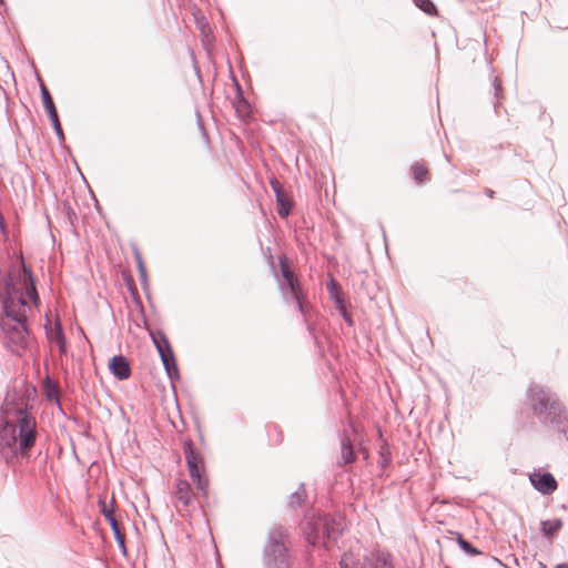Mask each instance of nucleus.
Listing matches in <instances>:
<instances>
[{
  "mask_svg": "<svg viewBox=\"0 0 568 568\" xmlns=\"http://www.w3.org/2000/svg\"><path fill=\"white\" fill-rule=\"evenodd\" d=\"M197 24L203 37H206L207 32L211 33V29L207 21H197Z\"/></svg>",
  "mask_w": 568,
  "mask_h": 568,
  "instance_id": "c9c22d12",
  "label": "nucleus"
},
{
  "mask_svg": "<svg viewBox=\"0 0 568 568\" xmlns=\"http://www.w3.org/2000/svg\"><path fill=\"white\" fill-rule=\"evenodd\" d=\"M562 526L564 521L561 518L546 519L540 523V531L546 539L552 540L559 534Z\"/></svg>",
  "mask_w": 568,
  "mask_h": 568,
  "instance_id": "a211bd4d",
  "label": "nucleus"
},
{
  "mask_svg": "<svg viewBox=\"0 0 568 568\" xmlns=\"http://www.w3.org/2000/svg\"><path fill=\"white\" fill-rule=\"evenodd\" d=\"M280 272H277L273 256H268L272 274L275 277L283 302L293 306L303 318L308 335L318 349L323 348L322 337H326L323 328L318 327L320 313L311 304L308 294L302 282L296 277L293 263L286 254L277 257Z\"/></svg>",
  "mask_w": 568,
  "mask_h": 568,
  "instance_id": "7ed1b4c3",
  "label": "nucleus"
},
{
  "mask_svg": "<svg viewBox=\"0 0 568 568\" xmlns=\"http://www.w3.org/2000/svg\"><path fill=\"white\" fill-rule=\"evenodd\" d=\"M50 122H51V125L53 128V131H54L59 142L62 144L65 140V135H64V132H63V129H62V125L60 122V118L50 120Z\"/></svg>",
  "mask_w": 568,
  "mask_h": 568,
  "instance_id": "cd10ccee",
  "label": "nucleus"
},
{
  "mask_svg": "<svg viewBox=\"0 0 568 568\" xmlns=\"http://www.w3.org/2000/svg\"><path fill=\"white\" fill-rule=\"evenodd\" d=\"M175 497L184 505L189 506L192 501V487L185 479H180L176 483Z\"/></svg>",
  "mask_w": 568,
  "mask_h": 568,
  "instance_id": "412c9836",
  "label": "nucleus"
},
{
  "mask_svg": "<svg viewBox=\"0 0 568 568\" xmlns=\"http://www.w3.org/2000/svg\"><path fill=\"white\" fill-rule=\"evenodd\" d=\"M455 540L463 552L467 556L475 557L481 555V550H479L474 544L467 540L462 532L455 531Z\"/></svg>",
  "mask_w": 568,
  "mask_h": 568,
  "instance_id": "4be33fe9",
  "label": "nucleus"
},
{
  "mask_svg": "<svg viewBox=\"0 0 568 568\" xmlns=\"http://www.w3.org/2000/svg\"><path fill=\"white\" fill-rule=\"evenodd\" d=\"M410 170L413 173V178L417 184H424L429 180V172L424 164L415 162L412 165Z\"/></svg>",
  "mask_w": 568,
  "mask_h": 568,
  "instance_id": "a878e982",
  "label": "nucleus"
},
{
  "mask_svg": "<svg viewBox=\"0 0 568 568\" xmlns=\"http://www.w3.org/2000/svg\"><path fill=\"white\" fill-rule=\"evenodd\" d=\"M36 78H37V81H38L39 88H40L41 101H42L43 108L45 110V113H47L49 120L59 118L58 109L55 106L53 98L37 70H36Z\"/></svg>",
  "mask_w": 568,
  "mask_h": 568,
  "instance_id": "f8f14e48",
  "label": "nucleus"
},
{
  "mask_svg": "<svg viewBox=\"0 0 568 568\" xmlns=\"http://www.w3.org/2000/svg\"><path fill=\"white\" fill-rule=\"evenodd\" d=\"M357 458L351 437L343 432L341 436V462L339 466L353 464Z\"/></svg>",
  "mask_w": 568,
  "mask_h": 568,
  "instance_id": "4468645a",
  "label": "nucleus"
},
{
  "mask_svg": "<svg viewBox=\"0 0 568 568\" xmlns=\"http://www.w3.org/2000/svg\"><path fill=\"white\" fill-rule=\"evenodd\" d=\"M485 194H486L488 197L494 199V196H495V191H494V190H491V189H489V187H486V189H485Z\"/></svg>",
  "mask_w": 568,
  "mask_h": 568,
  "instance_id": "4c0bfd02",
  "label": "nucleus"
},
{
  "mask_svg": "<svg viewBox=\"0 0 568 568\" xmlns=\"http://www.w3.org/2000/svg\"><path fill=\"white\" fill-rule=\"evenodd\" d=\"M341 317L345 321L348 327L355 326V321L352 315V313L347 310L344 315H341Z\"/></svg>",
  "mask_w": 568,
  "mask_h": 568,
  "instance_id": "72a5a7b5",
  "label": "nucleus"
},
{
  "mask_svg": "<svg viewBox=\"0 0 568 568\" xmlns=\"http://www.w3.org/2000/svg\"><path fill=\"white\" fill-rule=\"evenodd\" d=\"M276 212L281 219H287L294 209V202L287 192L275 196Z\"/></svg>",
  "mask_w": 568,
  "mask_h": 568,
  "instance_id": "f3484780",
  "label": "nucleus"
},
{
  "mask_svg": "<svg viewBox=\"0 0 568 568\" xmlns=\"http://www.w3.org/2000/svg\"><path fill=\"white\" fill-rule=\"evenodd\" d=\"M183 453L191 479L196 485V488L202 493L203 497L206 498L209 494V479L205 476L204 457L195 448L191 438L184 440Z\"/></svg>",
  "mask_w": 568,
  "mask_h": 568,
  "instance_id": "1a4fd4ad",
  "label": "nucleus"
},
{
  "mask_svg": "<svg viewBox=\"0 0 568 568\" xmlns=\"http://www.w3.org/2000/svg\"><path fill=\"white\" fill-rule=\"evenodd\" d=\"M339 568H395L389 552L374 549L361 558L352 550L345 551L338 562Z\"/></svg>",
  "mask_w": 568,
  "mask_h": 568,
  "instance_id": "6e6552de",
  "label": "nucleus"
},
{
  "mask_svg": "<svg viewBox=\"0 0 568 568\" xmlns=\"http://www.w3.org/2000/svg\"><path fill=\"white\" fill-rule=\"evenodd\" d=\"M4 220L2 212L0 211V223Z\"/></svg>",
  "mask_w": 568,
  "mask_h": 568,
  "instance_id": "ea45409f",
  "label": "nucleus"
},
{
  "mask_svg": "<svg viewBox=\"0 0 568 568\" xmlns=\"http://www.w3.org/2000/svg\"><path fill=\"white\" fill-rule=\"evenodd\" d=\"M538 1L540 2L541 0H538Z\"/></svg>",
  "mask_w": 568,
  "mask_h": 568,
  "instance_id": "37998d69",
  "label": "nucleus"
},
{
  "mask_svg": "<svg viewBox=\"0 0 568 568\" xmlns=\"http://www.w3.org/2000/svg\"><path fill=\"white\" fill-rule=\"evenodd\" d=\"M261 560L264 568L292 567V541L287 528L274 525L267 529Z\"/></svg>",
  "mask_w": 568,
  "mask_h": 568,
  "instance_id": "0eeeda50",
  "label": "nucleus"
},
{
  "mask_svg": "<svg viewBox=\"0 0 568 568\" xmlns=\"http://www.w3.org/2000/svg\"><path fill=\"white\" fill-rule=\"evenodd\" d=\"M48 338L54 343L61 355L68 352V339L60 321H57L52 331H47Z\"/></svg>",
  "mask_w": 568,
  "mask_h": 568,
  "instance_id": "2eb2a0df",
  "label": "nucleus"
},
{
  "mask_svg": "<svg viewBox=\"0 0 568 568\" xmlns=\"http://www.w3.org/2000/svg\"><path fill=\"white\" fill-rule=\"evenodd\" d=\"M116 545H118V547H119V549H120L121 554H122V555H124V556H126V555H128L126 542H125V541H123L122 544H121V542H118Z\"/></svg>",
  "mask_w": 568,
  "mask_h": 568,
  "instance_id": "e433bc0d",
  "label": "nucleus"
},
{
  "mask_svg": "<svg viewBox=\"0 0 568 568\" xmlns=\"http://www.w3.org/2000/svg\"><path fill=\"white\" fill-rule=\"evenodd\" d=\"M334 306L339 315H344L351 305L345 298H342V300H336V302L334 303Z\"/></svg>",
  "mask_w": 568,
  "mask_h": 568,
  "instance_id": "7c9ffc66",
  "label": "nucleus"
},
{
  "mask_svg": "<svg viewBox=\"0 0 568 568\" xmlns=\"http://www.w3.org/2000/svg\"><path fill=\"white\" fill-rule=\"evenodd\" d=\"M341 317L345 321L348 327L355 326V321L352 315V313L347 310L344 315H341Z\"/></svg>",
  "mask_w": 568,
  "mask_h": 568,
  "instance_id": "f704fd0d",
  "label": "nucleus"
},
{
  "mask_svg": "<svg viewBox=\"0 0 568 568\" xmlns=\"http://www.w3.org/2000/svg\"><path fill=\"white\" fill-rule=\"evenodd\" d=\"M30 397L8 393L0 406V456L8 465L28 460L39 432Z\"/></svg>",
  "mask_w": 568,
  "mask_h": 568,
  "instance_id": "f03ea898",
  "label": "nucleus"
},
{
  "mask_svg": "<svg viewBox=\"0 0 568 568\" xmlns=\"http://www.w3.org/2000/svg\"><path fill=\"white\" fill-rule=\"evenodd\" d=\"M110 528L113 532V537H114L116 544L118 542L122 544L123 541H125L124 534L121 531L118 523H114L113 526H110Z\"/></svg>",
  "mask_w": 568,
  "mask_h": 568,
  "instance_id": "c756f323",
  "label": "nucleus"
},
{
  "mask_svg": "<svg viewBox=\"0 0 568 568\" xmlns=\"http://www.w3.org/2000/svg\"><path fill=\"white\" fill-rule=\"evenodd\" d=\"M0 233L6 242L9 241L10 233L6 220L0 223Z\"/></svg>",
  "mask_w": 568,
  "mask_h": 568,
  "instance_id": "473e14b6",
  "label": "nucleus"
},
{
  "mask_svg": "<svg viewBox=\"0 0 568 568\" xmlns=\"http://www.w3.org/2000/svg\"><path fill=\"white\" fill-rule=\"evenodd\" d=\"M124 280L126 282L128 290L130 291V294L135 303V305L139 307L144 328L148 331L149 336L152 339V343L159 353V356L161 358L162 365L164 367V371L166 373L168 378L170 379L171 384L173 385L175 382L180 381L181 375L178 366V361L175 357V354L173 352V348L171 346V343L166 336V334L162 329H152L149 324L148 320L144 314V308L142 301L140 298L138 288L134 284V282L129 277L124 276Z\"/></svg>",
  "mask_w": 568,
  "mask_h": 568,
  "instance_id": "423d86ee",
  "label": "nucleus"
},
{
  "mask_svg": "<svg viewBox=\"0 0 568 568\" xmlns=\"http://www.w3.org/2000/svg\"><path fill=\"white\" fill-rule=\"evenodd\" d=\"M300 529L310 546L329 550L342 535L344 524L331 514H305L300 523Z\"/></svg>",
  "mask_w": 568,
  "mask_h": 568,
  "instance_id": "39448f33",
  "label": "nucleus"
},
{
  "mask_svg": "<svg viewBox=\"0 0 568 568\" xmlns=\"http://www.w3.org/2000/svg\"><path fill=\"white\" fill-rule=\"evenodd\" d=\"M528 478L534 489L541 495L549 496L554 494L558 488V481L556 477L549 471L535 469L528 475Z\"/></svg>",
  "mask_w": 568,
  "mask_h": 568,
  "instance_id": "9d476101",
  "label": "nucleus"
},
{
  "mask_svg": "<svg viewBox=\"0 0 568 568\" xmlns=\"http://www.w3.org/2000/svg\"><path fill=\"white\" fill-rule=\"evenodd\" d=\"M490 90L493 93V106L497 116L501 114V102L504 100V88L501 80L496 75H490Z\"/></svg>",
  "mask_w": 568,
  "mask_h": 568,
  "instance_id": "dca6fc26",
  "label": "nucleus"
},
{
  "mask_svg": "<svg viewBox=\"0 0 568 568\" xmlns=\"http://www.w3.org/2000/svg\"><path fill=\"white\" fill-rule=\"evenodd\" d=\"M555 568H568V562L558 564L555 566Z\"/></svg>",
  "mask_w": 568,
  "mask_h": 568,
  "instance_id": "58836bf2",
  "label": "nucleus"
},
{
  "mask_svg": "<svg viewBox=\"0 0 568 568\" xmlns=\"http://www.w3.org/2000/svg\"><path fill=\"white\" fill-rule=\"evenodd\" d=\"M527 402L540 424L564 434L568 440V412L556 393L532 384L527 390Z\"/></svg>",
  "mask_w": 568,
  "mask_h": 568,
  "instance_id": "20e7f679",
  "label": "nucleus"
},
{
  "mask_svg": "<svg viewBox=\"0 0 568 568\" xmlns=\"http://www.w3.org/2000/svg\"><path fill=\"white\" fill-rule=\"evenodd\" d=\"M72 419H73V422H75V423H78V422H79V418H78V417H73Z\"/></svg>",
  "mask_w": 568,
  "mask_h": 568,
  "instance_id": "a19ab883",
  "label": "nucleus"
},
{
  "mask_svg": "<svg viewBox=\"0 0 568 568\" xmlns=\"http://www.w3.org/2000/svg\"><path fill=\"white\" fill-rule=\"evenodd\" d=\"M415 6L428 16H434L437 8L433 0H413Z\"/></svg>",
  "mask_w": 568,
  "mask_h": 568,
  "instance_id": "bb28decb",
  "label": "nucleus"
},
{
  "mask_svg": "<svg viewBox=\"0 0 568 568\" xmlns=\"http://www.w3.org/2000/svg\"><path fill=\"white\" fill-rule=\"evenodd\" d=\"M233 82H234V85L236 89V94H235V99H234V103H233L235 111L240 119H242V120L248 119L252 115L251 104H250L248 100L246 99L239 81L234 78Z\"/></svg>",
  "mask_w": 568,
  "mask_h": 568,
  "instance_id": "ddd939ff",
  "label": "nucleus"
},
{
  "mask_svg": "<svg viewBox=\"0 0 568 568\" xmlns=\"http://www.w3.org/2000/svg\"><path fill=\"white\" fill-rule=\"evenodd\" d=\"M13 261L8 270L0 260V328L12 353L20 354L29 346V323L27 312L41 305L37 278L26 263L21 251L12 253Z\"/></svg>",
  "mask_w": 568,
  "mask_h": 568,
  "instance_id": "f257e3e1",
  "label": "nucleus"
},
{
  "mask_svg": "<svg viewBox=\"0 0 568 568\" xmlns=\"http://www.w3.org/2000/svg\"><path fill=\"white\" fill-rule=\"evenodd\" d=\"M270 185H271L275 196H277V194H282V193L286 192L284 190L282 183L275 176L271 178Z\"/></svg>",
  "mask_w": 568,
  "mask_h": 568,
  "instance_id": "c85d7f7f",
  "label": "nucleus"
},
{
  "mask_svg": "<svg viewBox=\"0 0 568 568\" xmlns=\"http://www.w3.org/2000/svg\"><path fill=\"white\" fill-rule=\"evenodd\" d=\"M307 498V494L305 490L304 484H301L294 493H292L288 497L287 506L290 509L295 510L297 508H301Z\"/></svg>",
  "mask_w": 568,
  "mask_h": 568,
  "instance_id": "5701e85b",
  "label": "nucleus"
},
{
  "mask_svg": "<svg viewBox=\"0 0 568 568\" xmlns=\"http://www.w3.org/2000/svg\"><path fill=\"white\" fill-rule=\"evenodd\" d=\"M6 0H0V6H3Z\"/></svg>",
  "mask_w": 568,
  "mask_h": 568,
  "instance_id": "79ce46f5",
  "label": "nucleus"
},
{
  "mask_svg": "<svg viewBox=\"0 0 568 568\" xmlns=\"http://www.w3.org/2000/svg\"><path fill=\"white\" fill-rule=\"evenodd\" d=\"M196 122H197V126H199V130L201 131L203 139L205 140V142H209V135H207V132H206V129H205V125H204V122H203V119H202L200 112H196Z\"/></svg>",
  "mask_w": 568,
  "mask_h": 568,
  "instance_id": "2f4dec72",
  "label": "nucleus"
},
{
  "mask_svg": "<svg viewBox=\"0 0 568 568\" xmlns=\"http://www.w3.org/2000/svg\"><path fill=\"white\" fill-rule=\"evenodd\" d=\"M326 290H327L328 297L333 303H335L336 300L344 298L342 286L335 277H331L327 281Z\"/></svg>",
  "mask_w": 568,
  "mask_h": 568,
  "instance_id": "393cba45",
  "label": "nucleus"
},
{
  "mask_svg": "<svg viewBox=\"0 0 568 568\" xmlns=\"http://www.w3.org/2000/svg\"><path fill=\"white\" fill-rule=\"evenodd\" d=\"M378 466L382 471L392 465V453L388 443L383 439L378 450Z\"/></svg>",
  "mask_w": 568,
  "mask_h": 568,
  "instance_id": "b1692460",
  "label": "nucleus"
},
{
  "mask_svg": "<svg viewBox=\"0 0 568 568\" xmlns=\"http://www.w3.org/2000/svg\"><path fill=\"white\" fill-rule=\"evenodd\" d=\"M134 258L136 262V268L139 272V277H140L142 290L145 293L146 297L150 300L148 271H146V266L143 261L142 254L138 247H134Z\"/></svg>",
  "mask_w": 568,
  "mask_h": 568,
  "instance_id": "6ab92c4d",
  "label": "nucleus"
},
{
  "mask_svg": "<svg viewBox=\"0 0 568 568\" xmlns=\"http://www.w3.org/2000/svg\"><path fill=\"white\" fill-rule=\"evenodd\" d=\"M114 505H115L114 496H112L110 505H108L105 499L101 496L98 499L99 510L103 515L104 519L108 521L109 526H113L114 523H118L115 515H114Z\"/></svg>",
  "mask_w": 568,
  "mask_h": 568,
  "instance_id": "aec40b11",
  "label": "nucleus"
},
{
  "mask_svg": "<svg viewBox=\"0 0 568 568\" xmlns=\"http://www.w3.org/2000/svg\"><path fill=\"white\" fill-rule=\"evenodd\" d=\"M110 373L118 381H125L131 377L132 369L131 364L126 356L123 354L114 355L110 358L108 364Z\"/></svg>",
  "mask_w": 568,
  "mask_h": 568,
  "instance_id": "9b49d317",
  "label": "nucleus"
}]
</instances>
